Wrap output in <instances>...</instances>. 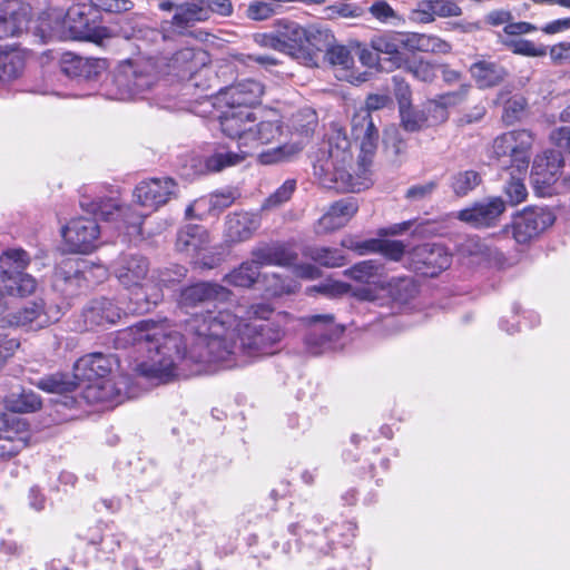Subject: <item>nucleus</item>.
Here are the masks:
<instances>
[{
	"mask_svg": "<svg viewBox=\"0 0 570 570\" xmlns=\"http://www.w3.org/2000/svg\"><path fill=\"white\" fill-rule=\"evenodd\" d=\"M233 316L225 312L193 316L186 325V334L166 333L153 321H141L117 333V348H134L147 353V361L136 363L134 371L151 382L165 384L186 366L191 374H200L204 365L224 363L225 367L244 364L238 350L237 331Z\"/></svg>",
	"mask_w": 570,
	"mask_h": 570,
	"instance_id": "1",
	"label": "nucleus"
},
{
	"mask_svg": "<svg viewBox=\"0 0 570 570\" xmlns=\"http://www.w3.org/2000/svg\"><path fill=\"white\" fill-rule=\"evenodd\" d=\"M351 146L346 132L335 129L327 142L317 150L313 170L322 186L341 193H360L370 188L372 181L365 171L362 175L348 171L353 160Z\"/></svg>",
	"mask_w": 570,
	"mask_h": 570,
	"instance_id": "2",
	"label": "nucleus"
},
{
	"mask_svg": "<svg viewBox=\"0 0 570 570\" xmlns=\"http://www.w3.org/2000/svg\"><path fill=\"white\" fill-rule=\"evenodd\" d=\"M158 79V72L151 61L127 60L115 70L108 85V95L112 99H130L150 90Z\"/></svg>",
	"mask_w": 570,
	"mask_h": 570,
	"instance_id": "3",
	"label": "nucleus"
},
{
	"mask_svg": "<svg viewBox=\"0 0 570 570\" xmlns=\"http://www.w3.org/2000/svg\"><path fill=\"white\" fill-rule=\"evenodd\" d=\"M284 336L283 328L275 322L254 321L237 330L238 350L242 357L272 355L278 350Z\"/></svg>",
	"mask_w": 570,
	"mask_h": 570,
	"instance_id": "4",
	"label": "nucleus"
},
{
	"mask_svg": "<svg viewBox=\"0 0 570 570\" xmlns=\"http://www.w3.org/2000/svg\"><path fill=\"white\" fill-rule=\"evenodd\" d=\"M62 24L69 39L102 45L111 38L108 27L101 24V17L92 4L78 3L68 8Z\"/></svg>",
	"mask_w": 570,
	"mask_h": 570,
	"instance_id": "5",
	"label": "nucleus"
},
{
	"mask_svg": "<svg viewBox=\"0 0 570 570\" xmlns=\"http://www.w3.org/2000/svg\"><path fill=\"white\" fill-rule=\"evenodd\" d=\"M392 104V98L387 95H370L365 100V108L353 115L351 131L353 139L360 141L362 163L367 161L374 155L379 142V129L371 112Z\"/></svg>",
	"mask_w": 570,
	"mask_h": 570,
	"instance_id": "6",
	"label": "nucleus"
},
{
	"mask_svg": "<svg viewBox=\"0 0 570 570\" xmlns=\"http://www.w3.org/2000/svg\"><path fill=\"white\" fill-rule=\"evenodd\" d=\"M206 52L185 48L169 59L168 68L180 80L185 81L187 88H199L202 91H209L212 85L208 76L212 70L206 65Z\"/></svg>",
	"mask_w": 570,
	"mask_h": 570,
	"instance_id": "7",
	"label": "nucleus"
},
{
	"mask_svg": "<svg viewBox=\"0 0 570 570\" xmlns=\"http://www.w3.org/2000/svg\"><path fill=\"white\" fill-rule=\"evenodd\" d=\"M533 136L529 130H512L502 134L493 141V154L502 160L503 167L515 168L518 173L527 170L530 164Z\"/></svg>",
	"mask_w": 570,
	"mask_h": 570,
	"instance_id": "8",
	"label": "nucleus"
},
{
	"mask_svg": "<svg viewBox=\"0 0 570 570\" xmlns=\"http://www.w3.org/2000/svg\"><path fill=\"white\" fill-rule=\"evenodd\" d=\"M302 321L307 325L305 345L313 355L332 348V345L340 340L344 332V327L335 323L333 314L308 315Z\"/></svg>",
	"mask_w": 570,
	"mask_h": 570,
	"instance_id": "9",
	"label": "nucleus"
},
{
	"mask_svg": "<svg viewBox=\"0 0 570 570\" xmlns=\"http://www.w3.org/2000/svg\"><path fill=\"white\" fill-rule=\"evenodd\" d=\"M451 255L440 244H422L407 253V265L415 273L435 277L450 267Z\"/></svg>",
	"mask_w": 570,
	"mask_h": 570,
	"instance_id": "10",
	"label": "nucleus"
},
{
	"mask_svg": "<svg viewBox=\"0 0 570 570\" xmlns=\"http://www.w3.org/2000/svg\"><path fill=\"white\" fill-rule=\"evenodd\" d=\"M563 166L564 159L559 150L550 149L535 156L530 177L538 195L551 194V188L560 178Z\"/></svg>",
	"mask_w": 570,
	"mask_h": 570,
	"instance_id": "11",
	"label": "nucleus"
},
{
	"mask_svg": "<svg viewBox=\"0 0 570 570\" xmlns=\"http://www.w3.org/2000/svg\"><path fill=\"white\" fill-rule=\"evenodd\" d=\"M556 220V216L548 208L529 207L517 215L512 222V236L519 244H528Z\"/></svg>",
	"mask_w": 570,
	"mask_h": 570,
	"instance_id": "12",
	"label": "nucleus"
},
{
	"mask_svg": "<svg viewBox=\"0 0 570 570\" xmlns=\"http://www.w3.org/2000/svg\"><path fill=\"white\" fill-rule=\"evenodd\" d=\"M61 234L71 252L88 254L97 248L100 227L96 218L78 217L65 226Z\"/></svg>",
	"mask_w": 570,
	"mask_h": 570,
	"instance_id": "13",
	"label": "nucleus"
},
{
	"mask_svg": "<svg viewBox=\"0 0 570 570\" xmlns=\"http://www.w3.org/2000/svg\"><path fill=\"white\" fill-rule=\"evenodd\" d=\"M177 196V184L170 177L141 181L134 190L136 202L150 212L158 209Z\"/></svg>",
	"mask_w": 570,
	"mask_h": 570,
	"instance_id": "14",
	"label": "nucleus"
},
{
	"mask_svg": "<svg viewBox=\"0 0 570 570\" xmlns=\"http://www.w3.org/2000/svg\"><path fill=\"white\" fill-rule=\"evenodd\" d=\"M121 308L108 297H98L89 301L82 308L80 317L81 331H94L116 324L121 317Z\"/></svg>",
	"mask_w": 570,
	"mask_h": 570,
	"instance_id": "15",
	"label": "nucleus"
},
{
	"mask_svg": "<svg viewBox=\"0 0 570 570\" xmlns=\"http://www.w3.org/2000/svg\"><path fill=\"white\" fill-rule=\"evenodd\" d=\"M77 259H65L56 268L52 286L66 298H72L88 288V281Z\"/></svg>",
	"mask_w": 570,
	"mask_h": 570,
	"instance_id": "16",
	"label": "nucleus"
},
{
	"mask_svg": "<svg viewBox=\"0 0 570 570\" xmlns=\"http://www.w3.org/2000/svg\"><path fill=\"white\" fill-rule=\"evenodd\" d=\"M505 212V202L501 197H489L458 213V219L475 228L495 226Z\"/></svg>",
	"mask_w": 570,
	"mask_h": 570,
	"instance_id": "17",
	"label": "nucleus"
},
{
	"mask_svg": "<svg viewBox=\"0 0 570 570\" xmlns=\"http://www.w3.org/2000/svg\"><path fill=\"white\" fill-rule=\"evenodd\" d=\"M27 423L13 414H0V459L16 456L27 446Z\"/></svg>",
	"mask_w": 570,
	"mask_h": 570,
	"instance_id": "18",
	"label": "nucleus"
},
{
	"mask_svg": "<svg viewBox=\"0 0 570 570\" xmlns=\"http://www.w3.org/2000/svg\"><path fill=\"white\" fill-rule=\"evenodd\" d=\"M118 365V358L114 354H105L101 352L89 353L78 358L75 363L73 377L88 382L104 380L109 376Z\"/></svg>",
	"mask_w": 570,
	"mask_h": 570,
	"instance_id": "19",
	"label": "nucleus"
},
{
	"mask_svg": "<svg viewBox=\"0 0 570 570\" xmlns=\"http://www.w3.org/2000/svg\"><path fill=\"white\" fill-rule=\"evenodd\" d=\"M256 116L252 110L228 107L219 117L220 129L227 137L238 140V148L246 149L252 137Z\"/></svg>",
	"mask_w": 570,
	"mask_h": 570,
	"instance_id": "20",
	"label": "nucleus"
},
{
	"mask_svg": "<svg viewBox=\"0 0 570 570\" xmlns=\"http://www.w3.org/2000/svg\"><path fill=\"white\" fill-rule=\"evenodd\" d=\"M229 294V291L219 284L198 282L180 291L178 303L183 308L205 307L215 302L226 301Z\"/></svg>",
	"mask_w": 570,
	"mask_h": 570,
	"instance_id": "21",
	"label": "nucleus"
},
{
	"mask_svg": "<svg viewBox=\"0 0 570 570\" xmlns=\"http://www.w3.org/2000/svg\"><path fill=\"white\" fill-rule=\"evenodd\" d=\"M51 323L42 299L26 303L21 308L0 317V327H28L39 330Z\"/></svg>",
	"mask_w": 570,
	"mask_h": 570,
	"instance_id": "22",
	"label": "nucleus"
},
{
	"mask_svg": "<svg viewBox=\"0 0 570 570\" xmlns=\"http://www.w3.org/2000/svg\"><path fill=\"white\" fill-rule=\"evenodd\" d=\"M30 7L19 0L0 3V39L20 36L28 29Z\"/></svg>",
	"mask_w": 570,
	"mask_h": 570,
	"instance_id": "23",
	"label": "nucleus"
},
{
	"mask_svg": "<svg viewBox=\"0 0 570 570\" xmlns=\"http://www.w3.org/2000/svg\"><path fill=\"white\" fill-rule=\"evenodd\" d=\"M264 86L254 79H245L233 83L222 91L227 107L250 110L261 104Z\"/></svg>",
	"mask_w": 570,
	"mask_h": 570,
	"instance_id": "24",
	"label": "nucleus"
},
{
	"mask_svg": "<svg viewBox=\"0 0 570 570\" xmlns=\"http://www.w3.org/2000/svg\"><path fill=\"white\" fill-rule=\"evenodd\" d=\"M247 156H250V150L239 148V153H235L225 146H220L204 158L193 157L190 159V166L195 169V174L198 175L218 173L226 167L239 164Z\"/></svg>",
	"mask_w": 570,
	"mask_h": 570,
	"instance_id": "25",
	"label": "nucleus"
},
{
	"mask_svg": "<svg viewBox=\"0 0 570 570\" xmlns=\"http://www.w3.org/2000/svg\"><path fill=\"white\" fill-rule=\"evenodd\" d=\"M277 28V37L279 38L281 52H284L297 60L308 56L304 50V42L306 41V27L289 19H277L274 22Z\"/></svg>",
	"mask_w": 570,
	"mask_h": 570,
	"instance_id": "26",
	"label": "nucleus"
},
{
	"mask_svg": "<svg viewBox=\"0 0 570 570\" xmlns=\"http://www.w3.org/2000/svg\"><path fill=\"white\" fill-rule=\"evenodd\" d=\"M149 271V262L141 254H121L114 263V274L126 287L139 286Z\"/></svg>",
	"mask_w": 570,
	"mask_h": 570,
	"instance_id": "27",
	"label": "nucleus"
},
{
	"mask_svg": "<svg viewBox=\"0 0 570 570\" xmlns=\"http://www.w3.org/2000/svg\"><path fill=\"white\" fill-rule=\"evenodd\" d=\"M61 71L70 78H80L87 81L97 80L108 68L106 59L87 58L67 53L61 59Z\"/></svg>",
	"mask_w": 570,
	"mask_h": 570,
	"instance_id": "28",
	"label": "nucleus"
},
{
	"mask_svg": "<svg viewBox=\"0 0 570 570\" xmlns=\"http://www.w3.org/2000/svg\"><path fill=\"white\" fill-rule=\"evenodd\" d=\"M358 210L355 197H346L334 202L318 219L317 234H326L345 226Z\"/></svg>",
	"mask_w": 570,
	"mask_h": 570,
	"instance_id": "29",
	"label": "nucleus"
},
{
	"mask_svg": "<svg viewBox=\"0 0 570 570\" xmlns=\"http://www.w3.org/2000/svg\"><path fill=\"white\" fill-rule=\"evenodd\" d=\"M400 40L402 37L399 33H383L374 36L370 41L372 50L386 55L382 58L385 66H382V71L391 72L395 69H400L404 62V57H409V53L400 51Z\"/></svg>",
	"mask_w": 570,
	"mask_h": 570,
	"instance_id": "30",
	"label": "nucleus"
},
{
	"mask_svg": "<svg viewBox=\"0 0 570 570\" xmlns=\"http://www.w3.org/2000/svg\"><path fill=\"white\" fill-rule=\"evenodd\" d=\"M37 386L48 393L57 394L58 397L55 400L57 405L65 407H75L77 399L71 395L78 387V383L70 379L68 374L53 373L46 375L37 382Z\"/></svg>",
	"mask_w": 570,
	"mask_h": 570,
	"instance_id": "31",
	"label": "nucleus"
},
{
	"mask_svg": "<svg viewBox=\"0 0 570 570\" xmlns=\"http://www.w3.org/2000/svg\"><path fill=\"white\" fill-rule=\"evenodd\" d=\"M252 258L258 268L262 266H292L297 261V254L284 243H268L255 247L252 250Z\"/></svg>",
	"mask_w": 570,
	"mask_h": 570,
	"instance_id": "32",
	"label": "nucleus"
},
{
	"mask_svg": "<svg viewBox=\"0 0 570 570\" xmlns=\"http://www.w3.org/2000/svg\"><path fill=\"white\" fill-rule=\"evenodd\" d=\"M202 3L200 0H190L176 7V12L169 22L175 33L183 36L195 22L207 20V8Z\"/></svg>",
	"mask_w": 570,
	"mask_h": 570,
	"instance_id": "33",
	"label": "nucleus"
},
{
	"mask_svg": "<svg viewBox=\"0 0 570 570\" xmlns=\"http://www.w3.org/2000/svg\"><path fill=\"white\" fill-rule=\"evenodd\" d=\"M258 218L249 213H235L226 217L225 235L232 243L249 239L258 228Z\"/></svg>",
	"mask_w": 570,
	"mask_h": 570,
	"instance_id": "34",
	"label": "nucleus"
},
{
	"mask_svg": "<svg viewBox=\"0 0 570 570\" xmlns=\"http://www.w3.org/2000/svg\"><path fill=\"white\" fill-rule=\"evenodd\" d=\"M470 73L479 88H492L502 83L508 77V70L500 63L480 59L470 67Z\"/></svg>",
	"mask_w": 570,
	"mask_h": 570,
	"instance_id": "35",
	"label": "nucleus"
},
{
	"mask_svg": "<svg viewBox=\"0 0 570 570\" xmlns=\"http://www.w3.org/2000/svg\"><path fill=\"white\" fill-rule=\"evenodd\" d=\"M335 42V37L332 31L322 24H309L306 27V41L304 42V50L308 56L303 57L304 63H314L317 52H325L332 43Z\"/></svg>",
	"mask_w": 570,
	"mask_h": 570,
	"instance_id": "36",
	"label": "nucleus"
},
{
	"mask_svg": "<svg viewBox=\"0 0 570 570\" xmlns=\"http://www.w3.org/2000/svg\"><path fill=\"white\" fill-rule=\"evenodd\" d=\"M421 9L413 11L412 19H419L422 22H431L434 16L441 18L459 17L462 9L452 0H420Z\"/></svg>",
	"mask_w": 570,
	"mask_h": 570,
	"instance_id": "37",
	"label": "nucleus"
},
{
	"mask_svg": "<svg viewBox=\"0 0 570 570\" xmlns=\"http://www.w3.org/2000/svg\"><path fill=\"white\" fill-rule=\"evenodd\" d=\"M4 403L8 410L14 413H30L38 411L42 401L39 394L32 390H24L20 386L4 395Z\"/></svg>",
	"mask_w": 570,
	"mask_h": 570,
	"instance_id": "38",
	"label": "nucleus"
},
{
	"mask_svg": "<svg viewBox=\"0 0 570 570\" xmlns=\"http://www.w3.org/2000/svg\"><path fill=\"white\" fill-rule=\"evenodd\" d=\"M208 244V233L204 226L188 224L177 233L176 248L179 252L197 253Z\"/></svg>",
	"mask_w": 570,
	"mask_h": 570,
	"instance_id": "39",
	"label": "nucleus"
},
{
	"mask_svg": "<svg viewBox=\"0 0 570 570\" xmlns=\"http://www.w3.org/2000/svg\"><path fill=\"white\" fill-rule=\"evenodd\" d=\"M30 263L29 254L21 248L4 250L0 256V281L16 274H24Z\"/></svg>",
	"mask_w": 570,
	"mask_h": 570,
	"instance_id": "40",
	"label": "nucleus"
},
{
	"mask_svg": "<svg viewBox=\"0 0 570 570\" xmlns=\"http://www.w3.org/2000/svg\"><path fill=\"white\" fill-rule=\"evenodd\" d=\"M303 256L327 268L340 267L345 264L343 252L332 247L306 246L303 249Z\"/></svg>",
	"mask_w": 570,
	"mask_h": 570,
	"instance_id": "41",
	"label": "nucleus"
},
{
	"mask_svg": "<svg viewBox=\"0 0 570 570\" xmlns=\"http://www.w3.org/2000/svg\"><path fill=\"white\" fill-rule=\"evenodd\" d=\"M250 134L253 139H249L245 150H250V155H253L259 146L269 144L282 135V124L279 121H261L253 125Z\"/></svg>",
	"mask_w": 570,
	"mask_h": 570,
	"instance_id": "42",
	"label": "nucleus"
},
{
	"mask_svg": "<svg viewBox=\"0 0 570 570\" xmlns=\"http://www.w3.org/2000/svg\"><path fill=\"white\" fill-rule=\"evenodd\" d=\"M386 291L394 302L405 304L416 296L419 286L413 277L401 276L391 278Z\"/></svg>",
	"mask_w": 570,
	"mask_h": 570,
	"instance_id": "43",
	"label": "nucleus"
},
{
	"mask_svg": "<svg viewBox=\"0 0 570 570\" xmlns=\"http://www.w3.org/2000/svg\"><path fill=\"white\" fill-rule=\"evenodd\" d=\"M482 183V176L474 169L461 170L450 177V188L456 197H465Z\"/></svg>",
	"mask_w": 570,
	"mask_h": 570,
	"instance_id": "44",
	"label": "nucleus"
},
{
	"mask_svg": "<svg viewBox=\"0 0 570 570\" xmlns=\"http://www.w3.org/2000/svg\"><path fill=\"white\" fill-rule=\"evenodd\" d=\"M384 274V264L382 259H367L354 264L345 271V275L360 283H372L374 278Z\"/></svg>",
	"mask_w": 570,
	"mask_h": 570,
	"instance_id": "45",
	"label": "nucleus"
},
{
	"mask_svg": "<svg viewBox=\"0 0 570 570\" xmlns=\"http://www.w3.org/2000/svg\"><path fill=\"white\" fill-rule=\"evenodd\" d=\"M3 292L10 296L24 297L32 294L37 287V281L30 274H16L0 281Z\"/></svg>",
	"mask_w": 570,
	"mask_h": 570,
	"instance_id": "46",
	"label": "nucleus"
},
{
	"mask_svg": "<svg viewBox=\"0 0 570 570\" xmlns=\"http://www.w3.org/2000/svg\"><path fill=\"white\" fill-rule=\"evenodd\" d=\"M498 41L503 47L517 55L527 57H543L548 53V47H537L532 41L527 39L503 37L502 33H498Z\"/></svg>",
	"mask_w": 570,
	"mask_h": 570,
	"instance_id": "47",
	"label": "nucleus"
},
{
	"mask_svg": "<svg viewBox=\"0 0 570 570\" xmlns=\"http://www.w3.org/2000/svg\"><path fill=\"white\" fill-rule=\"evenodd\" d=\"M81 206L94 214V218H100L106 222L118 220L121 214V206L111 198L92 200L90 203L82 202Z\"/></svg>",
	"mask_w": 570,
	"mask_h": 570,
	"instance_id": "48",
	"label": "nucleus"
},
{
	"mask_svg": "<svg viewBox=\"0 0 570 570\" xmlns=\"http://www.w3.org/2000/svg\"><path fill=\"white\" fill-rule=\"evenodd\" d=\"M400 69H404L423 82H431L436 76L434 66L429 61L417 58L415 55L404 57V62Z\"/></svg>",
	"mask_w": 570,
	"mask_h": 570,
	"instance_id": "49",
	"label": "nucleus"
},
{
	"mask_svg": "<svg viewBox=\"0 0 570 570\" xmlns=\"http://www.w3.org/2000/svg\"><path fill=\"white\" fill-rule=\"evenodd\" d=\"M187 272L188 269L183 265L170 264L154 271L153 278L157 286L173 288L185 279Z\"/></svg>",
	"mask_w": 570,
	"mask_h": 570,
	"instance_id": "50",
	"label": "nucleus"
},
{
	"mask_svg": "<svg viewBox=\"0 0 570 570\" xmlns=\"http://www.w3.org/2000/svg\"><path fill=\"white\" fill-rule=\"evenodd\" d=\"M259 276L258 265L252 259L244 262L238 268L226 276V281L238 287H250Z\"/></svg>",
	"mask_w": 570,
	"mask_h": 570,
	"instance_id": "51",
	"label": "nucleus"
},
{
	"mask_svg": "<svg viewBox=\"0 0 570 570\" xmlns=\"http://www.w3.org/2000/svg\"><path fill=\"white\" fill-rule=\"evenodd\" d=\"M528 114V100L524 96L517 94L510 97L503 107L502 119L507 125H513L522 120Z\"/></svg>",
	"mask_w": 570,
	"mask_h": 570,
	"instance_id": "52",
	"label": "nucleus"
},
{
	"mask_svg": "<svg viewBox=\"0 0 570 570\" xmlns=\"http://www.w3.org/2000/svg\"><path fill=\"white\" fill-rule=\"evenodd\" d=\"M301 151L295 144H286L258 154V160L263 165H273L291 160Z\"/></svg>",
	"mask_w": 570,
	"mask_h": 570,
	"instance_id": "53",
	"label": "nucleus"
},
{
	"mask_svg": "<svg viewBox=\"0 0 570 570\" xmlns=\"http://www.w3.org/2000/svg\"><path fill=\"white\" fill-rule=\"evenodd\" d=\"M85 399L89 402H114L118 401L119 392L110 381H102L98 384H90L85 390Z\"/></svg>",
	"mask_w": 570,
	"mask_h": 570,
	"instance_id": "54",
	"label": "nucleus"
},
{
	"mask_svg": "<svg viewBox=\"0 0 570 570\" xmlns=\"http://www.w3.org/2000/svg\"><path fill=\"white\" fill-rule=\"evenodd\" d=\"M401 117V126L410 132L421 130L428 125V116L424 109H414L412 104L409 107L399 108Z\"/></svg>",
	"mask_w": 570,
	"mask_h": 570,
	"instance_id": "55",
	"label": "nucleus"
},
{
	"mask_svg": "<svg viewBox=\"0 0 570 570\" xmlns=\"http://www.w3.org/2000/svg\"><path fill=\"white\" fill-rule=\"evenodd\" d=\"M136 289L132 292L130 296V303L128 309L136 314H144L151 309L153 306H156L160 301L161 295L159 293L153 294L151 296H147L144 292L142 287L134 286Z\"/></svg>",
	"mask_w": 570,
	"mask_h": 570,
	"instance_id": "56",
	"label": "nucleus"
},
{
	"mask_svg": "<svg viewBox=\"0 0 570 570\" xmlns=\"http://www.w3.org/2000/svg\"><path fill=\"white\" fill-rule=\"evenodd\" d=\"M281 3L266 1H252L245 9V17L253 21H264L277 13Z\"/></svg>",
	"mask_w": 570,
	"mask_h": 570,
	"instance_id": "57",
	"label": "nucleus"
},
{
	"mask_svg": "<svg viewBox=\"0 0 570 570\" xmlns=\"http://www.w3.org/2000/svg\"><path fill=\"white\" fill-rule=\"evenodd\" d=\"M22 67L23 61L20 57L10 53H0V81L17 78Z\"/></svg>",
	"mask_w": 570,
	"mask_h": 570,
	"instance_id": "58",
	"label": "nucleus"
},
{
	"mask_svg": "<svg viewBox=\"0 0 570 570\" xmlns=\"http://www.w3.org/2000/svg\"><path fill=\"white\" fill-rule=\"evenodd\" d=\"M94 9L100 12L121 14L129 12L134 9L135 3L132 0H90Z\"/></svg>",
	"mask_w": 570,
	"mask_h": 570,
	"instance_id": "59",
	"label": "nucleus"
},
{
	"mask_svg": "<svg viewBox=\"0 0 570 570\" xmlns=\"http://www.w3.org/2000/svg\"><path fill=\"white\" fill-rule=\"evenodd\" d=\"M325 59L332 66H340L343 69H348L353 65L351 51L345 46L335 45V42L325 51Z\"/></svg>",
	"mask_w": 570,
	"mask_h": 570,
	"instance_id": "60",
	"label": "nucleus"
},
{
	"mask_svg": "<svg viewBox=\"0 0 570 570\" xmlns=\"http://www.w3.org/2000/svg\"><path fill=\"white\" fill-rule=\"evenodd\" d=\"M371 16L382 23H394L399 20L396 11L383 0H376L368 7Z\"/></svg>",
	"mask_w": 570,
	"mask_h": 570,
	"instance_id": "61",
	"label": "nucleus"
},
{
	"mask_svg": "<svg viewBox=\"0 0 570 570\" xmlns=\"http://www.w3.org/2000/svg\"><path fill=\"white\" fill-rule=\"evenodd\" d=\"M296 187V181L293 179L286 180L281 187H278L264 203V208H273L287 202Z\"/></svg>",
	"mask_w": 570,
	"mask_h": 570,
	"instance_id": "62",
	"label": "nucleus"
},
{
	"mask_svg": "<svg viewBox=\"0 0 570 570\" xmlns=\"http://www.w3.org/2000/svg\"><path fill=\"white\" fill-rule=\"evenodd\" d=\"M504 194L511 205H518L525 200L528 191L522 179L511 177L504 185Z\"/></svg>",
	"mask_w": 570,
	"mask_h": 570,
	"instance_id": "63",
	"label": "nucleus"
},
{
	"mask_svg": "<svg viewBox=\"0 0 570 570\" xmlns=\"http://www.w3.org/2000/svg\"><path fill=\"white\" fill-rule=\"evenodd\" d=\"M424 112L428 116V125L445 122L449 118L448 109L440 104L438 98L430 99L424 105Z\"/></svg>",
	"mask_w": 570,
	"mask_h": 570,
	"instance_id": "64",
	"label": "nucleus"
}]
</instances>
